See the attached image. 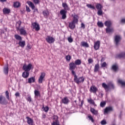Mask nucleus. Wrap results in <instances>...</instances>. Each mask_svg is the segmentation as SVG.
I'll use <instances>...</instances> for the list:
<instances>
[{
  "instance_id": "1",
  "label": "nucleus",
  "mask_w": 125,
  "mask_h": 125,
  "mask_svg": "<svg viewBox=\"0 0 125 125\" xmlns=\"http://www.w3.org/2000/svg\"><path fill=\"white\" fill-rule=\"evenodd\" d=\"M62 6L64 8V9H62L60 11V14L62 15V19L63 20H65L66 18H67V11H69L70 10V7L67 3H62Z\"/></svg>"
},
{
  "instance_id": "2",
  "label": "nucleus",
  "mask_w": 125,
  "mask_h": 125,
  "mask_svg": "<svg viewBox=\"0 0 125 125\" xmlns=\"http://www.w3.org/2000/svg\"><path fill=\"white\" fill-rule=\"evenodd\" d=\"M102 86L105 89V91H108L109 88H110V89H115V85L112 82H109L107 83V85L104 83H103L102 84Z\"/></svg>"
},
{
  "instance_id": "3",
  "label": "nucleus",
  "mask_w": 125,
  "mask_h": 125,
  "mask_svg": "<svg viewBox=\"0 0 125 125\" xmlns=\"http://www.w3.org/2000/svg\"><path fill=\"white\" fill-rule=\"evenodd\" d=\"M21 24H22V22L20 21H18L16 24V29L17 31H20L21 35L26 36V35H27V32H26V30L23 28L20 29Z\"/></svg>"
},
{
  "instance_id": "4",
  "label": "nucleus",
  "mask_w": 125,
  "mask_h": 125,
  "mask_svg": "<svg viewBox=\"0 0 125 125\" xmlns=\"http://www.w3.org/2000/svg\"><path fill=\"white\" fill-rule=\"evenodd\" d=\"M27 3L28 5H29L30 7H31V9L33 11V13H35L37 12V13H39V10L38 9V8H36V6H35V5L33 2L31 1H28L27 2Z\"/></svg>"
},
{
  "instance_id": "5",
  "label": "nucleus",
  "mask_w": 125,
  "mask_h": 125,
  "mask_svg": "<svg viewBox=\"0 0 125 125\" xmlns=\"http://www.w3.org/2000/svg\"><path fill=\"white\" fill-rule=\"evenodd\" d=\"M32 67H33V65H32L31 63H29L27 65H26V64H24L23 65L22 69L25 72H30L32 69Z\"/></svg>"
},
{
  "instance_id": "6",
  "label": "nucleus",
  "mask_w": 125,
  "mask_h": 125,
  "mask_svg": "<svg viewBox=\"0 0 125 125\" xmlns=\"http://www.w3.org/2000/svg\"><path fill=\"white\" fill-rule=\"evenodd\" d=\"M74 82L77 83V84H80L81 83H83L84 82V78H83V77L78 78V76H77L76 78L74 79Z\"/></svg>"
},
{
  "instance_id": "7",
  "label": "nucleus",
  "mask_w": 125,
  "mask_h": 125,
  "mask_svg": "<svg viewBox=\"0 0 125 125\" xmlns=\"http://www.w3.org/2000/svg\"><path fill=\"white\" fill-rule=\"evenodd\" d=\"M0 104L2 105H7L8 104V102L7 101L5 97L1 95L0 96Z\"/></svg>"
},
{
  "instance_id": "8",
  "label": "nucleus",
  "mask_w": 125,
  "mask_h": 125,
  "mask_svg": "<svg viewBox=\"0 0 125 125\" xmlns=\"http://www.w3.org/2000/svg\"><path fill=\"white\" fill-rule=\"evenodd\" d=\"M46 42H48V43H53L54 42H55V39L53 38V37L47 36L46 38H45Z\"/></svg>"
},
{
  "instance_id": "9",
  "label": "nucleus",
  "mask_w": 125,
  "mask_h": 125,
  "mask_svg": "<svg viewBox=\"0 0 125 125\" xmlns=\"http://www.w3.org/2000/svg\"><path fill=\"white\" fill-rule=\"evenodd\" d=\"M45 77V73L42 72L41 73V75L38 80L39 83H42V81H43V79H44Z\"/></svg>"
},
{
  "instance_id": "10",
  "label": "nucleus",
  "mask_w": 125,
  "mask_h": 125,
  "mask_svg": "<svg viewBox=\"0 0 125 125\" xmlns=\"http://www.w3.org/2000/svg\"><path fill=\"white\" fill-rule=\"evenodd\" d=\"M32 28L35 29V31H40L41 28L40 27V24L37 22H34L32 23Z\"/></svg>"
},
{
  "instance_id": "11",
  "label": "nucleus",
  "mask_w": 125,
  "mask_h": 125,
  "mask_svg": "<svg viewBox=\"0 0 125 125\" xmlns=\"http://www.w3.org/2000/svg\"><path fill=\"white\" fill-rule=\"evenodd\" d=\"M100 47V41H97L94 43V48L95 50H98Z\"/></svg>"
},
{
  "instance_id": "12",
  "label": "nucleus",
  "mask_w": 125,
  "mask_h": 125,
  "mask_svg": "<svg viewBox=\"0 0 125 125\" xmlns=\"http://www.w3.org/2000/svg\"><path fill=\"white\" fill-rule=\"evenodd\" d=\"M121 40H122V38L119 35H116L115 37V42L116 45H119V42H121Z\"/></svg>"
},
{
  "instance_id": "13",
  "label": "nucleus",
  "mask_w": 125,
  "mask_h": 125,
  "mask_svg": "<svg viewBox=\"0 0 125 125\" xmlns=\"http://www.w3.org/2000/svg\"><path fill=\"white\" fill-rule=\"evenodd\" d=\"M26 119H27V123L29 125H34V120L33 119L29 117H26Z\"/></svg>"
},
{
  "instance_id": "14",
  "label": "nucleus",
  "mask_w": 125,
  "mask_h": 125,
  "mask_svg": "<svg viewBox=\"0 0 125 125\" xmlns=\"http://www.w3.org/2000/svg\"><path fill=\"white\" fill-rule=\"evenodd\" d=\"M69 70H75L77 68V65L75 64V62H71L69 63Z\"/></svg>"
},
{
  "instance_id": "15",
  "label": "nucleus",
  "mask_w": 125,
  "mask_h": 125,
  "mask_svg": "<svg viewBox=\"0 0 125 125\" xmlns=\"http://www.w3.org/2000/svg\"><path fill=\"white\" fill-rule=\"evenodd\" d=\"M97 90H98V89L95 86H91L90 88V92H93V93H95L96 94Z\"/></svg>"
},
{
  "instance_id": "16",
  "label": "nucleus",
  "mask_w": 125,
  "mask_h": 125,
  "mask_svg": "<svg viewBox=\"0 0 125 125\" xmlns=\"http://www.w3.org/2000/svg\"><path fill=\"white\" fill-rule=\"evenodd\" d=\"M110 111H113V107L111 106L107 107L104 109V115H105V114H107L109 112H110Z\"/></svg>"
},
{
  "instance_id": "17",
  "label": "nucleus",
  "mask_w": 125,
  "mask_h": 125,
  "mask_svg": "<svg viewBox=\"0 0 125 125\" xmlns=\"http://www.w3.org/2000/svg\"><path fill=\"white\" fill-rule=\"evenodd\" d=\"M62 103H63V104H69L70 101L69 100L68 98L66 97L62 99Z\"/></svg>"
},
{
  "instance_id": "18",
  "label": "nucleus",
  "mask_w": 125,
  "mask_h": 125,
  "mask_svg": "<svg viewBox=\"0 0 125 125\" xmlns=\"http://www.w3.org/2000/svg\"><path fill=\"white\" fill-rule=\"evenodd\" d=\"M76 23L73 22L72 21L69 23L68 27L71 29V30H74L76 28V25H75Z\"/></svg>"
},
{
  "instance_id": "19",
  "label": "nucleus",
  "mask_w": 125,
  "mask_h": 125,
  "mask_svg": "<svg viewBox=\"0 0 125 125\" xmlns=\"http://www.w3.org/2000/svg\"><path fill=\"white\" fill-rule=\"evenodd\" d=\"M30 75V73L28 71H24L22 73V77L24 78V79H27V78L29 77Z\"/></svg>"
},
{
  "instance_id": "20",
  "label": "nucleus",
  "mask_w": 125,
  "mask_h": 125,
  "mask_svg": "<svg viewBox=\"0 0 125 125\" xmlns=\"http://www.w3.org/2000/svg\"><path fill=\"white\" fill-rule=\"evenodd\" d=\"M3 73L5 75H8V64L5 65L3 68Z\"/></svg>"
},
{
  "instance_id": "21",
  "label": "nucleus",
  "mask_w": 125,
  "mask_h": 125,
  "mask_svg": "<svg viewBox=\"0 0 125 125\" xmlns=\"http://www.w3.org/2000/svg\"><path fill=\"white\" fill-rule=\"evenodd\" d=\"M72 21L73 22L75 23V24L76 23H78V22H79V16H78V15H75L73 16V19Z\"/></svg>"
},
{
  "instance_id": "22",
  "label": "nucleus",
  "mask_w": 125,
  "mask_h": 125,
  "mask_svg": "<svg viewBox=\"0 0 125 125\" xmlns=\"http://www.w3.org/2000/svg\"><path fill=\"white\" fill-rule=\"evenodd\" d=\"M90 111L92 114H93V115H95V116H97L98 115V111L95 110V109L93 108H90Z\"/></svg>"
},
{
  "instance_id": "23",
  "label": "nucleus",
  "mask_w": 125,
  "mask_h": 125,
  "mask_svg": "<svg viewBox=\"0 0 125 125\" xmlns=\"http://www.w3.org/2000/svg\"><path fill=\"white\" fill-rule=\"evenodd\" d=\"M2 11L3 14H9L10 13V9L7 8H4Z\"/></svg>"
},
{
  "instance_id": "24",
  "label": "nucleus",
  "mask_w": 125,
  "mask_h": 125,
  "mask_svg": "<svg viewBox=\"0 0 125 125\" xmlns=\"http://www.w3.org/2000/svg\"><path fill=\"white\" fill-rule=\"evenodd\" d=\"M13 6L15 7V8H18L21 6V3L18 1L14 2Z\"/></svg>"
},
{
  "instance_id": "25",
  "label": "nucleus",
  "mask_w": 125,
  "mask_h": 125,
  "mask_svg": "<svg viewBox=\"0 0 125 125\" xmlns=\"http://www.w3.org/2000/svg\"><path fill=\"white\" fill-rule=\"evenodd\" d=\"M106 32L107 34H111L114 32V29L111 27H107L106 28Z\"/></svg>"
},
{
  "instance_id": "26",
  "label": "nucleus",
  "mask_w": 125,
  "mask_h": 125,
  "mask_svg": "<svg viewBox=\"0 0 125 125\" xmlns=\"http://www.w3.org/2000/svg\"><path fill=\"white\" fill-rule=\"evenodd\" d=\"M125 58V53L122 52L116 56V58Z\"/></svg>"
},
{
  "instance_id": "27",
  "label": "nucleus",
  "mask_w": 125,
  "mask_h": 125,
  "mask_svg": "<svg viewBox=\"0 0 125 125\" xmlns=\"http://www.w3.org/2000/svg\"><path fill=\"white\" fill-rule=\"evenodd\" d=\"M81 46H83V47H89V45L86 42H81Z\"/></svg>"
},
{
  "instance_id": "28",
  "label": "nucleus",
  "mask_w": 125,
  "mask_h": 125,
  "mask_svg": "<svg viewBox=\"0 0 125 125\" xmlns=\"http://www.w3.org/2000/svg\"><path fill=\"white\" fill-rule=\"evenodd\" d=\"M19 44L20 46H21V47H22L23 48V47H24L26 43H25V41H19Z\"/></svg>"
},
{
  "instance_id": "29",
  "label": "nucleus",
  "mask_w": 125,
  "mask_h": 125,
  "mask_svg": "<svg viewBox=\"0 0 125 125\" xmlns=\"http://www.w3.org/2000/svg\"><path fill=\"white\" fill-rule=\"evenodd\" d=\"M111 69L113 71H114V72H117L118 69H119V66L117 64H114L112 66Z\"/></svg>"
},
{
  "instance_id": "30",
  "label": "nucleus",
  "mask_w": 125,
  "mask_h": 125,
  "mask_svg": "<svg viewBox=\"0 0 125 125\" xmlns=\"http://www.w3.org/2000/svg\"><path fill=\"white\" fill-rule=\"evenodd\" d=\"M36 79L35 77H31L28 79V83H35Z\"/></svg>"
},
{
  "instance_id": "31",
  "label": "nucleus",
  "mask_w": 125,
  "mask_h": 125,
  "mask_svg": "<svg viewBox=\"0 0 125 125\" xmlns=\"http://www.w3.org/2000/svg\"><path fill=\"white\" fill-rule=\"evenodd\" d=\"M98 71H99V64L97 63L95 65L94 72L95 73H97V72H98Z\"/></svg>"
},
{
  "instance_id": "32",
  "label": "nucleus",
  "mask_w": 125,
  "mask_h": 125,
  "mask_svg": "<svg viewBox=\"0 0 125 125\" xmlns=\"http://www.w3.org/2000/svg\"><path fill=\"white\" fill-rule=\"evenodd\" d=\"M104 25L107 27V28L111 27V25H112V22H111V21H106L104 22Z\"/></svg>"
},
{
  "instance_id": "33",
  "label": "nucleus",
  "mask_w": 125,
  "mask_h": 125,
  "mask_svg": "<svg viewBox=\"0 0 125 125\" xmlns=\"http://www.w3.org/2000/svg\"><path fill=\"white\" fill-rule=\"evenodd\" d=\"M14 37L16 40H17V41H20V42L22 41V37L20 36L19 35L16 34L14 35Z\"/></svg>"
},
{
  "instance_id": "34",
  "label": "nucleus",
  "mask_w": 125,
  "mask_h": 125,
  "mask_svg": "<svg viewBox=\"0 0 125 125\" xmlns=\"http://www.w3.org/2000/svg\"><path fill=\"white\" fill-rule=\"evenodd\" d=\"M74 64H75L76 66L77 65L79 66L82 64V61H81V60L80 59L76 60L75 61Z\"/></svg>"
},
{
  "instance_id": "35",
  "label": "nucleus",
  "mask_w": 125,
  "mask_h": 125,
  "mask_svg": "<svg viewBox=\"0 0 125 125\" xmlns=\"http://www.w3.org/2000/svg\"><path fill=\"white\" fill-rule=\"evenodd\" d=\"M86 6L88 7V8H90V9H95V7H94V5H91V4H87Z\"/></svg>"
},
{
  "instance_id": "36",
  "label": "nucleus",
  "mask_w": 125,
  "mask_h": 125,
  "mask_svg": "<svg viewBox=\"0 0 125 125\" xmlns=\"http://www.w3.org/2000/svg\"><path fill=\"white\" fill-rule=\"evenodd\" d=\"M87 101H88V103H89V104H91L92 105L95 106V103L94 102V101H93L92 99H88Z\"/></svg>"
},
{
  "instance_id": "37",
  "label": "nucleus",
  "mask_w": 125,
  "mask_h": 125,
  "mask_svg": "<svg viewBox=\"0 0 125 125\" xmlns=\"http://www.w3.org/2000/svg\"><path fill=\"white\" fill-rule=\"evenodd\" d=\"M97 25L99 28H103L104 27V24H103V22L102 21H98L97 22Z\"/></svg>"
},
{
  "instance_id": "38",
  "label": "nucleus",
  "mask_w": 125,
  "mask_h": 125,
  "mask_svg": "<svg viewBox=\"0 0 125 125\" xmlns=\"http://www.w3.org/2000/svg\"><path fill=\"white\" fill-rule=\"evenodd\" d=\"M44 17H47L48 15H49V12L48 11L46 10V11H43L42 12Z\"/></svg>"
},
{
  "instance_id": "39",
  "label": "nucleus",
  "mask_w": 125,
  "mask_h": 125,
  "mask_svg": "<svg viewBox=\"0 0 125 125\" xmlns=\"http://www.w3.org/2000/svg\"><path fill=\"white\" fill-rule=\"evenodd\" d=\"M96 8H97V9H98V10H100L102 9V5H101V4L100 3H98L96 5Z\"/></svg>"
},
{
  "instance_id": "40",
  "label": "nucleus",
  "mask_w": 125,
  "mask_h": 125,
  "mask_svg": "<svg viewBox=\"0 0 125 125\" xmlns=\"http://www.w3.org/2000/svg\"><path fill=\"white\" fill-rule=\"evenodd\" d=\"M118 83H120V84H121L122 86H125V82H124L123 80H118Z\"/></svg>"
},
{
  "instance_id": "41",
  "label": "nucleus",
  "mask_w": 125,
  "mask_h": 125,
  "mask_svg": "<svg viewBox=\"0 0 125 125\" xmlns=\"http://www.w3.org/2000/svg\"><path fill=\"white\" fill-rule=\"evenodd\" d=\"M34 93H35V96H40V95H41L40 92L37 90H35Z\"/></svg>"
},
{
  "instance_id": "42",
  "label": "nucleus",
  "mask_w": 125,
  "mask_h": 125,
  "mask_svg": "<svg viewBox=\"0 0 125 125\" xmlns=\"http://www.w3.org/2000/svg\"><path fill=\"white\" fill-rule=\"evenodd\" d=\"M97 14H98V15H99V16H101V15L103 14V12L102 11V9L98 10Z\"/></svg>"
},
{
  "instance_id": "43",
  "label": "nucleus",
  "mask_w": 125,
  "mask_h": 125,
  "mask_svg": "<svg viewBox=\"0 0 125 125\" xmlns=\"http://www.w3.org/2000/svg\"><path fill=\"white\" fill-rule=\"evenodd\" d=\"M72 58V57H71V56L70 55H67V56H66L65 57V59L66 60V61H70V60H71Z\"/></svg>"
},
{
  "instance_id": "44",
  "label": "nucleus",
  "mask_w": 125,
  "mask_h": 125,
  "mask_svg": "<svg viewBox=\"0 0 125 125\" xmlns=\"http://www.w3.org/2000/svg\"><path fill=\"white\" fill-rule=\"evenodd\" d=\"M88 118L89 120L92 122V123H94V119H93V118H92L91 115H88Z\"/></svg>"
},
{
  "instance_id": "45",
  "label": "nucleus",
  "mask_w": 125,
  "mask_h": 125,
  "mask_svg": "<svg viewBox=\"0 0 125 125\" xmlns=\"http://www.w3.org/2000/svg\"><path fill=\"white\" fill-rule=\"evenodd\" d=\"M5 95L7 99H8V100H10L9 99V93H8V91L5 92Z\"/></svg>"
},
{
  "instance_id": "46",
  "label": "nucleus",
  "mask_w": 125,
  "mask_h": 125,
  "mask_svg": "<svg viewBox=\"0 0 125 125\" xmlns=\"http://www.w3.org/2000/svg\"><path fill=\"white\" fill-rule=\"evenodd\" d=\"M71 74L73 76H74V78H77V74H76V72H75L74 70H71Z\"/></svg>"
},
{
  "instance_id": "47",
  "label": "nucleus",
  "mask_w": 125,
  "mask_h": 125,
  "mask_svg": "<svg viewBox=\"0 0 125 125\" xmlns=\"http://www.w3.org/2000/svg\"><path fill=\"white\" fill-rule=\"evenodd\" d=\"M101 125H107V122H106V121L105 120V119H104V120H103L101 122Z\"/></svg>"
},
{
  "instance_id": "48",
  "label": "nucleus",
  "mask_w": 125,
  "mask_h": 125,
  "mask_svg": "<svg viewBox=\"0 0 125 125\" xmlns=\"http://www.w3.org/2000/svg\"><path fill=\"white\" fill-rule=\"evenodd\" d=\"M107 66V63H106V62H104L103 63H101V67L102 68H105Z\"/></svg>"
},
{
  "instance_id": "49",
  "label": "nucleus",
  "mask_w": 125,
  "mask_h": 125,
  "mask_svg": "<svg viewBox=\"0 0 125 125\" xmlns=\"http://www.w3.org/2000/svg\"><path fill=\"white\" fill-rule=\"evenodd\" d=\"M43 108L44 109V112H45L46 113H47V112H48V110H49V107H48V106H46L45 107H43Z\"/></svg>"
},
{
  "instance_id": "50",
  "label": "nucleus",
  "mask_w": 125,
  "mask_h": 125,
  "mask_svg": "<svg viewBox=\"0 0 125 125\" xmlns=\"http://www.w3.org/2000/svg\"><path fill=\"white\" fill-rule=\"evenodd\" d=\"M106 104V103L105 102H102L100 104L101 107H105V105Z\"/></svg>"
},
{
  "instance_id": "51",
  "label": "nucleus",
  "mask_w": 125,
  "mask_h": 125,
  "mask_svg": "<svg viewBox=\"0 0 125 125\" xmlns=\"http://www.w3.org/2000/svg\"><path fill=\"white\" fill-rule=\"evenodd\" d=\"M27 101L29 102H31L32 101V98L31 97V96L28 95L27 98Z\"/></svg>"
},
{
  "instance_id": "52",
  "label": "nucleus",
  "mask_w": 125,
  "mask_h": 125,
  "mask_svg": "<svg viewBox=\"0 0 125 125\" xmlns=\"http://www.w3.org/2000/svg\"><path fill=\"white\" fill-rule=\"evenodd\" d=\"M54 120H55V122H57V121L58 120V116L55 115L53 117Z\"/></svg>"
},
{
  "instance_id": "53",
  "label": "nucleus",
  "mask_w": 125,
  "mask_h": 125,
  "mask_svg": "<svg viewBox=\"0 0 125 125\" xmlns=\"http://www.w3.org/2000/svg\"><path fill=\"white\" fill-rule=\"evenodd\" d=\"M88 62L89 64H91V63L93 62V60L92 59H89L88 60Z\"/></svg>"
},
{
  "instance_id": "54",
  "label": "nucleus",
  "mask_w": 125,
  "mask_h": 125,
  "mask_svg": "<svg viewBox=\"0 0 125 125\" xmlns=\"http://www.w3.org/2000/svg\"><path fill=\"white\" fill-rule=\"evenodd\" d=\"M69 42H73V39L71 37L68 38L67 39Z\"/></svg>"
},
{
  "instance_id": "55",
  "label": "nucleus",
  "mask_w": 125,
  "mask_h": 125,
  "mask_svg": "<svg viewBox=\"0 0 125 125\" xmlns=\"http://www.w3.org/2000/svg\"><path fill=\"white\" fill-rule=\"evenodd\" d=\"M26 11L27 12H31V9H30V8H29V7H28V6L26 5Z\"/></svg>"
},
{
  "instance_id": "56",
  "label": "nucleus",
  "mask_w": 125,
  "mask_h": 125,
  "mask_svg": "<svg viewBox=\"0 0 125 125\" xmlns=\"http://www.w3.org/2000/svg\"><path fill=\"white\" fill-rule=\"evenodd\" d=\"M15 95L16 97H19V96H20V93H19V92H17L15 93Z\"/></svg>"
},
{
  "instance_id": "57",
  "label": "nucleus",
  "mask_w": 125,
  "mask_h": 125,
  "mask_svg": "<svg viewBox=\"0 0 125 125\" xmlns=\"http://www.w3.org/2000/svg\"><path fill=\"white\" fill-rule=\"evenodd\" d=\"M121 23V24H125V19H122Z\"/></svg>"
},
{
  "instance_id": "58",
  "label": "nucleus",
  "mask_w": 125,
  "mask_h": 125,
  "mask_svg": "<svg viewBox=\"0 0 125 125\" xmlns=\"http://www.w3.org/2000/svg\"><path fill=\"white\" fill-rule=\"evenodd\" d=\"M34 3H35V4H38V3H39V0H33Z\"/></svg>"
},
{
  "instance_id": "59",
  "label": "nucleus",
  "mask_w": 125,
  "mask_h": 125,
  "mask_svg": "<svg viewBox=\"0 0 125 125\" xmlns=\"http://www.w3.org/2000/svg\"><path fill=\"white\" fill-rule=\"evenodd\" d=\"M81 28H83V29H84V28H85V25H84V24H83V23H81Z\"/></svg>"
},
{
  "instance_id": "60",
  "label": "nucleus",
  "mask_w": 125,
  "mask_h": 125,
  "mask_svg": "<svg viewBox=\"0 0 125 125\" xmlns=\"http://www.w3.org/2000/svg\"><path fill=\"white\" fill-rule=\"evenodd\" d=\"M42 119H45V118H46V115L45 114H43L42 115Z\"/></svg>"
},
{
  "instance_id": "61",
  "label": "nucleus",
  "mask_w": 125,
  "mask_h": 125,
  "mask_svg": "<svg viewBox=\"0 0 125 125\" xmlns=\"http://www.w3.org/2000/svg\"><path fill=\"white\" fill-rule=\"evenodd\" d=\"M83 100H82L81 101V105L80 106V107H83Z\"/></svg>"
},
{
  "instance_id": "62",
  "label": "nucleus",
  "mask_w": 125,
  "mask_h": 125,
  "mask_svg": "<svg viewBox=\"0 0 125 125\" xmlns=\"http://www.w3.org/2000/svg\"><path fill=\"white\" fill-rule=\"evenodd\" d=\"M0 1H1V2H4L6 1V0H0Z\"/></svg>"
},
{
  "instance_id": "63",
  "label": "nucleus",
  "mask_w": 125,
  "mask_h": 125,
  "mask_svg": "<svg viewBox=\"0 0 125 125\" xmlns=\"http://www.w3.org/2000/svg\"><path fill=\"white\" fill-rule=\"evenodd\" d=\"M27 47L29 49H31V46H30L29 45H27Z\"/></svg>"
},
{
  "instance_id": "64",
  "label": "nucleus",
  "mask_w": 125,
  "mask_h": 125,
  "mask_svg": "<svg viewBox=\"0 0 125 125\" xmlns=\"http://www.w3.org/2000/svg\"><path fill=\"white\" fill-rule=\"evenodd\" d=\"M101 95L102 97H103V94L101 93Z\"/></svg>"
}]
</instances>
